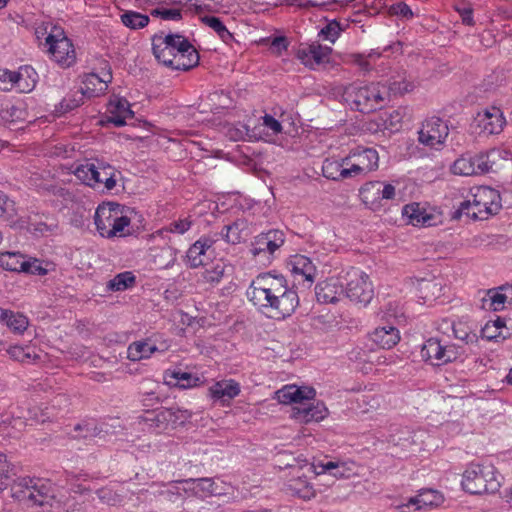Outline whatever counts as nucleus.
Segmentation results:
<instances>
[{
	"mask_svg": "<svg viewBox=\"0 0 512 512\" xmlns=\"http://www.w3.org/2000/svg\"><path fill=\"white\" fill-rule=\"evenodd\" d=\"M155 58L163 65L176 70H190L199 63V53L182 35L163 32L152 38Z\"/></svg>",
	"mask_w": 512,
	"mask_h": 512,
	"instance_id": "obj_1",
	"label": "nucleus"
},
{
	"mask_svg": "<svg viewBox=\"0 0 512 512\" xmlns=\"http://www.w3.org/2000/svg\"><path fill=\"white\" fill-rule=\"evenodd\" d=\"M472 197V200L461 202L459 208L454 212V219H459L465 214L473 220H485L489 216L497 214L501 209L500 194L493 188L476 187Z\"/></svg>",
	"mask_w": 512,
	"mask_h": 512,
	"instance_id": "obj_2",
	"label": "nucleus"
},
{
	"mask_svg": "<svg viewBox=\"0 0 512 512\" xmlns=\"http://www.w3.org/2000/svg\"><path fill=\"white\" fill-rule=\"evenodd\" d=\"M509 152L503 149H491L477 154H465L455 160L452 172L456 175L473 176L495 172L502 159H508Z\"/></svg>",
	"mask_w": 512,
	"mask_h": 512,
	"instance_id": "obj_3",
	"label": "nucleus"
},
{
	"mask_svg": "<svg viewBox=\"0 0 512 512\" xmlns=\"http://www.w3.org/2000/svg\"><path fill=\"white\" fill-rule=\"evenodd\" d=\"M343 98L352 110L370 113L381 108L387 101V91L381 87V82L363 87L350 84L344 89Z\"/></svg>",
	"mask_w": 512,
	"mask_h": 512,
	"instance_id": "obj_4",
	"label": "nucleus"
},
{
	"mask_svg": "<svg viewBox=\"0 0 512 512\" xmlns=\"http://www.w3.org/2000/svg\"><path fill=\"white\" fill-rule=\"evenodd\" d=\"M461 485L466 492L474 495L495 493L500 488L496 471L491 465H471L465 470Z\"/></svg>",
	"mask_w": 512,
	"mask_h": 512,
	"instance_id": "obj_5",
	"label": "nucleus"
},
{
	"mask_svg": "<svg viewBox=\"0 0 512 512\" xmlns=\"http://www.w3.org/2000/svg\"><path fill=\"white\" fill-rule=\"evenodd\" d=\"M39 45L63 68L71 67L76 62L72 41L60 26H52L45 42H40Z\"/></svg>",
	"mask_w": 512,
	"mask_h": 512,
	"instance_id": "obj_6",
	"label": "nucleus"
},
{
	"mask_svg": "<svg viewBox=\"0 0 512 512\" xmlns=\"http://www.w3.org/2000/svg\"><path fill=\"white\" fill-rule=\"evenodd\" d=\"M117 173L112 165L98 159L80 164L74 170V175L84 184L95 187L96 184L103 183L109 191L116 186Z\"/></svg>",
	"mask_w": 512,
	"mask_h": 512,
	"instance_id": "obj_7",
	"label": "nucleus"
},
{
	"mask_svg": "<svg viewBox=\"0 0 512 512\" xmlns=\"http://www.w3.org/2000/svg\"><path fill=\"white\" fill-rule=\"evenodd\" d=\"M294 287H290L286 278L279 275L276 290L279 293H275L274 301L269 303L270 307L265 308L266 316L280 320L290 317L295 312L299 306V296Z\"/></svg>",
	"mask_w": 512,
	"mask_h": 512,
	"instance_id": "obj_8",
	"label": "nucleus"
},
{
	"mask_svg": "<svg viewBox=\"0 0 512 512\" xmlns=\"http://www.w3.org/2000/svg\"><path fill=\"white\" fill-rule=\"evenodd\" d=\"M344 294L352 302L368 305L374 297L370 277L358 268L351 267L344 275Z\"/></svg>",
	"mask_w": 512,
	"mask_h": 512,
	"instance_id": "obj_9",
	"label": "nucleus"
},
{
	"mask_svg": "<svg viewBox=\"0 0 512 512\" xmlns=\"http://www.w3.org/2000/svg\"><path fill=\"white\" fill-rule=\"evenodd\" d=\"M278 277L270 272L261 273L252 280L246 295L250 302L258 308L260 312L266 315L265 308H269V303L274 301L275 293L278 288Z\"/></svg>",
	"mask_w": 512,
	"mask_h": 512,
	"instance_id": "obj_10",
	"label": "nucleus"
},
{
	"mask_svg": "<svg viewBox=\"0 0 512 512\" xmlns=\"http://www.w3.org/2000/svg\"><path fill=\"white\" fill-rule=\"evenodd\" d=\"M462 351L455 344H442L438 338L427 339L421 349V357L425 362L441 366L455 361Z\"/></svg>",
	"mask_w": 512,
	"mask_h": 512,
	"instance_id": "obj_11",
	"label": "nucleus"
},
{
	"mask_svg": "<svg viewBox=\"0 0 512 512\" xmlns=\"http://www.w3.org/2000/svg\"><path fill=\"white\" fill-rule=\"evenodd\" d=\"M343 162L348 166L351 178L365 176L378 168V152L373 148L358 146L352 149Z\"/></svg>",
	"mask_w": 512,
	"mask_h": 512,
	"instance_id": "obj_12",
	"label": "nucleus"
},
{
	"mask_svg": "<svg viewBox=\"0 0 512 512\" xmlns=\"http://www.w3.org/2000/svg\"><path fill=\"white\" fill-rule=\"evenodd\" d=\"M449 134L447 124L439 117L426 119L418 132V141L430 148L438 149Z\"/></svg>",
	"mask_w": 512,
	"mask_h": 512,
	"instance_id": "obj_13",
	"label": "nucleus"
},
{
	"mask_svg": "<svg viewBox=\"0 0 512 512\" xmlns=\"http://www.w3.org/2000/svg\"><path fill=\"white\" fill-rule=\"evenodd\" d=\"M359 194L366 207L377 210L381 207L382 200L394 198L395 187L392 184H385L381 181H370L360 188Z\"/></svg>",
	"mask_w": 512,
	"mask_h": 512,
	"instance_id": "obj_14",
	"label": "nucleus"
},
{
	"mask_svg": "<svg viewBox=\"0 0 512 512\" xmlns=\"http://www.w3.org/2000/svg\"><path fill=\"white\" fill-rule=\"evenodd\" d=\"M234 275V266L224 259H216L203 265L201 281L213 288L223 282L231 283Z\"/></svg>",
	"mask_w": 512,
	"mask_h": 512,
	"instance_id": "obj_15",
	"label": "nucleus"
},
{
	"mask_svg": "<svg viewBox=\"0 0 512 512\" xmlns=\"http://www.w3.org/2000/svg\"><path fill=\"white\" fill-rule=\"evenodd\" d=\"M473 123L480 130V133L496 135L503 131L506 119L500 108L490 106L478 112Z\"/></svg>",
	"mask_w": 512,
	"mask_h": 512,
	"instance_id": "obj_16",
	"label": "nucleus"
},
{
	"mask_svg": "<svg viewBox=\"0 0 512 512\" xmlns=\"http://www.w3.org/2000/svg\"><path fill=\"white\" fill-rule=\"evenodd\" d=\"M291 272L294 276V284L302 285L304 288H310L317 274L316 266L304 255H295L290 261Z\"/></svg>",
	"mask_w": 512,
	"mask_h": 512,
	"instance_id": "obj_17",
	"label": "nucleus"
},
{
	"mask_svg": "<svg viewBox=\"0 0 512 512\" xmlns=\"http://www.w3.org/2000/svg\"><path fill=\"white\" fill-rule=\"evenodd\" d=\"M506 303L512 304V285L487 290L481 299V308L487 311H501Z\"/></svg>",
	"mask_w": 512,
	"mask_h": 512,
	"instance_id": "obj_18",
	"label": "nucleus"
},
{
	"mask_svg": "<svg viewBox=\"0 0 512 512\" xmlns=\"http://www.w3.org/2000/svg\"><path fill=\"white\" fill-rule=\"evenodd\" d=\"M332 49L328 46H322L319 43H312L301 47L297 51V57L301 62L310 68L328 63Z\"/></svg>",
	"mask_w": 512,
	"mask_h": 512,
	"instance_id": "obj_19",
	"label": "nucleus"
},
{
	"mask_svg": "<svg viewBox=\"0 0 512 512\" xmlns=\"http://www.w3.org/2000/svg\"><path fill=\"white\" fill-rule=\"evenodd\" d=\"M285 242L284 232L281 230H269L255 238L251 252L254 256L268 252L273 255Z\"/></svg>",
	"mask_w": 512,
	"mask_h": 512,
	"instance_id": "obj_20",
	"label": "nucleus"
},
{
	"mask_svg": "<svg viewBox=\"0 0 512 512\" xmlns=\"http://www.w3.org/2000/svg\"><path fill=\"white\" fill-rule=\"evenodd\" d=\"M19 486L25 488L24 497L30 499L39 506L48 504L53 498L50 486L40 483V480L23 478L19 482Z\"/></svg>",
	"mask_w": 512,
	"mask_h": 512,
	"instance_id": "obj_21",
	"label": "nucleus"
},
{
	"mask_svg": "<svg viewBox=\"0 0 512 512\" xmlns=\"http://www.w3.org/2000/svg\"><path fill=\"white\" fill-rule=\"evenodd\" d=\"M316 391L312 387H298L296 385H286L276 392L277 400L282 404L299 403L302 405L306 400H312Z\"/></svg>",
	"mask_w": 512,
	"mask_h": 512,
	"instance_id": "obj_22",
	"label": "nucleus"
},
{
	"mask_svg": "<svg viewBox=\"0 0 512 512\" xmlns=\"http://www.w3.org/2000/svg\"><path fill=\"white\" fill-rule=\"evenodd\" d=\"M344 294V283L339 279L330 278L315 287V295L319 303H336Z\"/></svg>",
	"mask_w": 512,
	"mask_h": 512,
	"instance_id": "obj_23",
	"label": "nucleus"
},
{
	"mask_svg": "<svg viewBox=\"0 0 512 512\" xmlns=\"http://www.w3.org/2000/svg\"><path fill=\"white\" fill-rule=\"evenodd\" d=\"M121 207L118 203H108L107 205H100L96 209L94 221L97 231L101 236L111 238L109 230L111 228V220L115 216V210Z\"/></svg>",
	"mask_w": 512,
	"mask_h": 512,
	"instance_id": "obj_24",
	"label": "nucleus"
},
{
	"mask_svg": "<svg viewBox=\"0 0 512 512\" xmlns=\"http://www.w3.org/2000/svg\"><path fill=\"white\" fill-rule=\"evenodd\" d=\"M402 214L408 218V222L413 226L430 227L435 225V216L428 213L419 203L405 205Z\"/></svg>",
	"mask_w": 512,
	"mask_h": 512,
	"instance_id": "obj_25",
	"label": "nucleus"
},
{
	"mask_svg": "<svg viewBox=\"0 0 512 512\" xmlns=\"http://www.w3.org/2000/svg\"><path fill=\"white\" fill-rule=\"evenodd\" d=\"M370 338L374 344L382 349L393 348L400 340V334L394 326L377 327L371 334Z\"/></svg>",
	"mask_w": 512,
	"mask_h": 512,
	"instance_id": "obj_26",
	"label": "nucleus"
},
{
	"mask_svg": "<svg viewBox=\"0 0 512 512\" xmlns=\"http://www.w3.org/2000/svg\"><path fill=\"white\" fill-rule=\"evenodd\" d=\"M413 284L418 297L423 299L425 302L433 301L441 295L442 283L435 277L416 279Z\"/></svg>",
	"mask_w": 512,
	"mask_h": 512,
	"instance_id": "obj_27",
	"label": "nucleus"
},
{
	"mask_svg": "<svg viewBox=\"0 0 512 512\" xmlns=\"http://www.w3.org/2000/svg\"><path fill=\"white\" fill-rule=\"evenodd\" d=\"M109 116L108 122L114 124L116 127H122L126 124V119H132L134 112L130 108V104L126 99H117L109 103Z\"/></svg>",
	"mask_w": 512,
	"mask_h": 512,
	"instance_id": "obj_28",
	"label": "nucleus"
},
{
	"mask_svg": "<svg viewBox=\"0 0 512 512\" xmlns=\"http://www.w3.org/2000/svg\"><path fill=\"white\" fill-rule=\"evenodd\" d=\"M327 412L325 404L318 401L315 405L295 407L292 416L303 423L318 422L326 417Z\"/></svg>",
	"mask_w": 512,
	"mask_h": 512,
	"instance_id": "obj_29",
	"label": "nucleus"
},
{
	"mask_svg": "<svg viewBox=\"0 0 512 512\" xmlns=\"http://www.w3.org/2000/svg\"><path fill=\"white\" fill-rule=\"evenodd\" d=\"M209 391L214 400L226 402L238 396L240 385L235 380H221L213 384Z\"/></svg>",
	"mask_w": 512,
	"mask_h": 512,
	"instance_id": "obj_30",
	"label": "nucleus"
},
{
	"mask_svg": "<svg viewBox=\"0 0 512 512\" xmlns=\"http://www.w3.org/2000/svg\"><path fill=\"white\" fill-rule=\"evenodd\" d=\"M170 411L166 408L147 410L142 416V420L149 429L160 433L169 428Z\"/></svg>",
	"mask_w": 512,
	"mask_h": 512,
	"instance_id": "obj_31",
	"label": "nucleus"
},
{
	"mask_svg": "<svg viewBox=\"0 0 512 512\" xmlns=\"http://www.w3.org/2000/svg\"><path fill=\"white\" fill-rule=\"evenodd\" d=\"M213 243L214 241L211 238L201 237L190 246L186 253V258L191 268H197L205 264L203 256L212 247Z\"/></svg>",
	"mask_w": 512,
	"mask_h": 512,
	"instance_id": "obj_32",
	"label": "nucleus"
},
{
	"mask_svg": "<svg viewBox=\"0 0 512 512\" xmlns=\"http://www.w3.org/2000/svg\"><path fill=\"white\" fill-rule=\"evenodd\" d=\"M381 87L386 88L387 100L390 96L403 95L414 89L413 82L407 79L405 72L391 76L385 83H381Z\"/></svg>",
	"mask_w": 512,
	"mask_h": 512,
	"instance_id": "obj_33",
	"label": "nucleus"
},
{
	"mask_svg": "<svg viewBox=\"0 0 512 512\" xmlns=\"http://www.w3.org/2000/svg\"><path fill=\"white\" fill-rule=\"evenodd\" d=\"M157 350V346L149 339L135 341L128 346L127 358L131 361H139L141 359L149 358Z\"/></svg>",
	"mask_w": 512,
	"mask_h": 512,
	"instance_id": "obj_34",
	"label": "nucleus"
},
{
	"mask_svg": "<svg viewBox=\"0 0 512 512\" xmlns=\"http://www.w3.org/2000/svg\"><path fill=\"white\" fill-rule=\"evenodd\" d=\"M343 160L337 161L333 159H325L322 164V174L325 178L331 180H341L351 178L348 166L343 167Z\"/></svg>",
	"mask_w": 512,
	"mask_h": 512,
	"instance_id": "obj_35",
	"label": "nucleus"
},
{
	"mask_svg": "<svg viewBox=\"0 0 512 512\" xmlns=\"http://www.w3.org/2000/svg\"><path fill=\"white\" fill-rule=\"evenodd\" d=\"M23 69L21 68L20 72L10 71L7 69H0V90L1 91H10L15 86L19 88L21 92L30 91L31 89L27 87L21 86V82L23 80ZM25 72H28V67L24 68Z\"/></svg>",
	"mask_w": 512,
	"mask_h": 512,
	"instance_id": "obj_36",
	"label": "nucleus"
},
{
	"mask_svg": "<svg viewBox=\"0 0 512 512\" xmlns=\"http://www.w3.org/2000/svg\"><path fill=\"white\" fill-rule=\"evenodd\" d=\"M85 97V92L81 91L80 89L71 94H68L58 105L55 106V115L61 116L78 108L84 103Z\"/></svg>",
	"mask_w": 512,
	"mask_h": 512,
	"instance_id": "obj_37",
	"label": "nucleus"
},
{
	"mask_svg": "<svg viewBox=\"0 0 512 512\" xmlns=\"http://www.w3.org/2000/svg\"><path fill=\"white\" fill-rule=\"evenodd\" d=\"M0 320L16 333H23L28 326V319L20 313L0 308Z\"/></svg>",
	"mask_w": 512,
	"mask_h": 512,
	"instance_id": "obj_38",
	"label": "nucleus"
},
{
	"mask_svg": "<svg viewBox=\"0 0 512 512\" xmlns=\"http://www.w3.org/2000/svg\"><path fill=\"white\" fill-rule=\"evenodd\" d=\"M25 257L19 252L0 253V267L11 272H22Z\"/></svg>",
	"mask_w": 512,
	"mask_h": 512,
	"instance_id": "obj_39",
	"label": "nucleus"
},
{
	"mask_svg": "<svg viewBox=\"0 0 512 512\" xmlns=\"http://www.w3.org/2000/svg\"><path fill=\"white\" fill-rule=\"evenodd\" d=\"M84 87L80 90L85 92V96L88 98L99 95L107 88L106 81L102 80L97 74L91 73L86 76L84 81Z\"/></svg>",
	"mask_w": 512,
	"mask_h": 512,
	"instance_id": "obj_40",
	"label": "nucleus"
},
{
	"mask_svg": "<svg viewBox=\"0 0 512 512\" xmlns=\"http://www.w3.org/2000/svg\"><path fill=\"white\" fill-rule=\"evenodd\" d=\"M201 21L213 29L226 44H231L234 40L233 34L226 28L220 18L215 16H204L201 18Z\"/></svg>",
	"mask_w": 512,
	"mask_h": 512,
	"instance_id": "obj_41",
	"label": "nucleus"
},
{
	"mask_svg": "<svg viewBox=\"0 0 512 512\" xmlns=\"http://www.w3.org/2000/svg\"><path fill=\"white\" fill-rule=\"evenodd\" d=\"M503 329H506L505 320L498 317L493 322H488L484 328L482 329L483 337L492 340L496 338H501L503 340L510 337V332L503 333Z\"/></svg>",
	"mask_w": 512,
	"mask_h": 512,
	"instance_id": "obj_42",
	"label": "nucleus"
},
{
	"mask_svg": "<svg viewBox=\"0 0 512 512\" xmlns=\"http://www.w3.org/2000/svg\"><path fill=\"white\" fill-rule=\"evenodd\" d=\"M122 23L130 29L144 28L149 23V17L139 12L126 11L121 15Z\"/></svg>",
	"mask_w": 512,
	"mask_h": 512,
	"instance_id": "obj_43",
	"label": "nucleus"
},
{
	"mask_svg": "<svg viewBox=\"0 0 512 512\" xmlns=\"http://www.w3.org/2000/svg\"><path fill=\"white\" fill-rule=\"evenodd\" d=\"M17 216L15 202L0 191V219L5 222H14Z\"/></svg>",
	"mask_w": 512,
	"mask_h": 512,
	"instance_id": "obj_44",
	"label": "nucleus"
},
{
	"mask_svg": "<svg viewBox=\"0 0 512 512\" xmlns=\"http://www.w3.org/2000/svg\"><path fill=\"white\" fill-rule=\"evenodd\" d=\"M135 283V276L132 272L126 271L117 274L108 282V288L112 291H122Z\"/></svg>",
	"mask_w": 512,
	"mask_h": 512,
	"instance_id": "obj_45",
	"label": "nucleus"
},
{
	"mask_svg": "<svg viewBox=\"0 0 512 512\" xmlns=\"http://www.w3.org/2000/svg\"><path fill=\"white\" fill-rule=\"evenodd\" d=\"M121 213V207L118 210H115V216H113V220H111V228L109 230V235H111V237L126 235L124 233V229L130 225V218L119 215Z\"/></svg>",
	"mask_w": 512,
	"mask_h": 512,
	"instance_id": "obj_46",
	"label": "nucleus"
},
{
	"mask_svg": "<svg viewBox=\"0 0 512 512\" xmlns=\"http://www.w3.org/2000/svg\"><path fill=\"white\" fill-rule=\"evenodd\" d=\"M75 431L82 432V434L78 435L77 437L83 438V439H92V438H99L102 439L101 432L99 431V423H92V422H84L81 424H77L74 427Z\"/></svg>",
	"mask_w": 512,
	"mask_h": 512,
	"instance_id": "obj_47",
	"label": "nucleus"
},
{
	"mask_svg": "<svg viewBox=\"0 0 512 512\" xmlns=\"http://www.w3.org/2000/svg\"><path fill=\"white\" fill-rule=\"evenodd\" d=\"M166 409L171 413L169 427L172 428L184 425L192 416V413L186 409H180L178 407H170Z\"/></svg>",
	"mask_w": 512,
	"mask_h": 512,
	"instance_id": "obj_48",
	"label": "nucleus"
},
{
	"mask_svg": "<svg viewBox=\"0 0 512 512\" xmlns=\"http://www.w3.org/2000/svg\"><path fill=\"white\" fill-rule=\"evenodd\" d=\"M290 487L300 498L309 500L315 496L312 485L301 479L291 481Z\"/></svg>",
	"mask_w": 512,
	"mask_h": 512,
	"instance_id": "obj_49",
	"label": "nucleus"
},
{
	"mask_svg": "<svg viewBox=\"0 0 512 512\" xmlns=\"http://www.w3.org/2000/svg\"><path fill=\"white\" fill-rule=\"evenodd\" d=\"M12 474V465L8 462L7 456L0 452V490L7 488Z\"/></svg>",
	"mask_w": 512,
	"mask_h": 512,
	"instance_id": "obj_50",
	"label": "nucleus"
},
{
	"mask_svg": "<svg viewBox=\"0 0 512 512\" xmlns=\"http://www.w3.org/2000/svg\"><path fill=\"white\" fill-rule=\"evenodd\" d=\"M241 226L242 223L235 221L232 224L224 226L221 234L228 243L237 244L241 241L242 238Z\"/></svg>",
	"mask_w": 512,
	"mask_h": 512,
	"instance_id": "obj_51",
	"label": "nucleus"
},
{
	"mask_svg": "<svg viewBox=\"0 0 512 512\" xmlns=\"http://www.w3.org/2000/svg\"><path fill=\"white\" fill-rule=\"evenodd\" d=\"M171 377L176 380V385L181 388H191L197 385L199 378L193 376L191 373L184 372L181 370L173 371Z\"/></svg>",
	"mask_w": 512,
	"mask_h": 512,
	"instance_id": "obj_52",
	"label": "nucleus"
},
{
	"mask_svg": "<svg viewBox=\"0 0 512 512\" xmlns=\"http://www.w3.org/2000/svg\"><path fill=\"white\" fill-rule=\"evenodd\" d=\"M453 333L455 338L465 342L466 344L477 341V335L471 332L464 323L454 324Z\"/></svg>",
	"mask_w": 512,
	"mask_h": 512,
	"instance_id": "obj_53",
	"label": "nucleus"
},
{
	"mask_svg": "<svg viewBox=\"0 0 512 512\" xmlns=\"http://www.w3.org/2000/svg\"><path fill=\"white\" fill-rule=\"evenodd\" d=\"M25 268H23L24 273L32 274V275H46L48 273V269L43 267V262L37 258H28L25 259L24 262Z\"/></svg>",
	"mask_w": 512,
	"mask_h": 512,
	"instance_id": "obj_54",
	"label": "nucleus"
},
{
	"mask_svg": "<svg viewBox=\"0 0 512 512\" xmlns=\"http://www.w3.org/2000/svg\"><path fill=\"white\" fill-rule=\"evenodd\" d=\"M379 53H370L367 57L362 54H351V62L356 64L363 72H369L372 70L370 60L379 57Z\"/></svg>",
	"mask_w": 512,
	"mask_h": 512,
	"instance_id": "obj_55",
	"label": "nucleus"
},
{
	"mask_svg": "<svg viewBox=\"0 0 512 512\" xmlns=\"http://www.w3.org/2000/svg\"><path fill=\"white\" fill-rule=\"evenodd\" d=\"M250 129L247 125L238 123L235 126L229 127L227 130V136L233 141L245 140L246 137H250Z\"/></svg>",
	"mask_w": 512,
	"mask_h": 512,
	"instance_id": "obj_56",
	"label": "nucleus"
},
{
	"mask_svg": "<svg viewBox=\"0 0 512 512\" xmlns=\"http://www.w3.org/2000/svg\"><path fill=\"white\" fill-rule=\"evenodd\" d=\"M192 223L189 217L178 219L169 223L165 230L171 233L184 234L191 228Z\"/></svg>",
	"mask_w": 512,
	"mask_h": 512,
	"instance_id": "obj_57",
	"label": "nucleus"
},
{
	"mask_svg": "<svg viewBox=\"0 0 512 512\" xmlns=\"http://www.w3.org/2000/svg\"><path fill=\"white\" fill-rule=\"evenodd\" d=\"M389 13L391 15L400 16L406 20L413 17L411 8L405 2H398L389 7Z\"/></svg>",
	"mask_w": 512,
	"mask_h": 512,
	"instance_id": "obj_58",
	"label": "nucleus"
},
{
	"mask_svg": "<svg viewBox=\"0 0 512 512\" xmlns=\"http://www.w3.org/2000/svg\"><path fill=\"white\" fill-rule=\"evenodd\" d=\"M269 42L270 50L275 55H281L283 51L287 50L288 39L285 36H276L271 40L266 39Z\"/></svg>",
	"mask_w": 512,
	"mask_h": 512,
	"instance_id": "obj_59",
	"label": "nucleus"
},
{
	"mask_svg": "<svg viewBox=\"0 0 512 512\" xmlns=\"http://www.w3.org/2000/svg\"><path fill=\"white\" fill-rule=\"evenodd\" d=\"M340 31V24L337 21H331L321 29L320 35H322L325 39L334 42L339 36Z\"/></svg>",
	"mask_w": 512,
	"mask_h": 512,
	"instance_id": "obj_60",
	"label": "nucleus"
},
{
	"mask_svg": "<svg viewBox=\"0 0 512 512\" xmlns=\"http://www.w3.org/2000/svg\"><path fill=\"white\" fill-rule=\"evenodd\" d=\"M100 501L108 505H116L120 501V497L109 488H101L96 491Z\"/></svg>",
	"mask_w": 512,
	"mask_h": 512,
	"instance_id": "obj_61",
	"label": "nucleus"
},
{
	"mask_svg": "<svg viewBox=\"0 0 512 512\" xmlns=\"http://www.w3.org/2000/svg\"><path fill=\"white\" fill-rule=\"evenodd\" d=\"M186 482L196 483V488L205 492L206 494H213L215 492L214 482L211 478H199V479H189Z\"/></svg>",
	"mask_w": 512,
	"mask_h": 512,
	"instance_id": "obj_62",
	"label": "nucleus"
},
{
	"mask_svg": "<svg viewBox=\"0 0 512 512\" xmlns=\"http://www.w3.org/2000/svg\"><path fill=\"white\" fill-rule=\"evenodd\" d=\"M402 120V113L400 110H393L389 115L384 119V123L386 127H389L391 130H398V127Z\"/></svg>",
	"mask_w": 512,
	"mask_h": 512,
	"instance_id": "obj_63",
	"label": "nucleus"
},
{
	"mask_svg": "<svg viewBox=\"0 0 512 512\" xmlns=\"http://www.w3.org/2000/svg\"><path fill=\"white\" fill-rule=\"evenodd\" d=\"M141 395L144 407H153L160 402V398L153 389L141 391Z\"/></svg>",
	"mask_w": 512,
	"mask_h": 512,
	"instance_id": "obj_64",
	"label": "nucleus"
}]
</instances>
